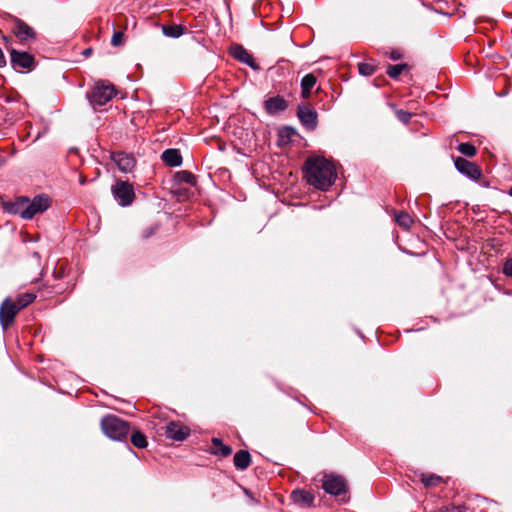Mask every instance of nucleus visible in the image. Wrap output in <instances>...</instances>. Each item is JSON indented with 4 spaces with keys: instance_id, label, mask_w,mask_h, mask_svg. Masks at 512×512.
<instances>
[{
    "instance_id": "obj_1",
    "label": "nucleus",
    "mask_w": 512,
    "mask_h": 512,
    "mask_svg": "<svg viewBox=\"0 0 512 512\" xmlns=\"http://www.w3.org/2000/svg\"><path fill=\"white\" fill-rule=\"evenodd\" d=\"M305 177L311 186L327 191L335 182V165L324 157H309L305 161Z\"/></svg>"
},
{
    "instance_id": "obj_2",
    "label": "nucleus",
    "mask_w": 512,
    "mask_h": 512,
    "mask_svg": "<svg viewBox=\"0 0 512 512\" xmlns=\"http://www.w3.org/2000/svg\"><path fill=\"white\" fill-rule=\"evenodd\" d=\"M101 429L108 438L122 441L127 438L130 426L128 422L115 415H106L101 420Z\"/></svg>"
},
{
    "instance_id": "obj_3",
    "label": "nucleus",
    "mask_w": 512,
    "mask_h": 512,
    "mask_svg": "<svg viewBox=\"0 0 512 512\" xmlns=\"http://www.w3.org/2000/svg\"><path fill=\"white\" fill-rule=\"evenodd\" d=\"M116 95L113 84L107 81H99L90 92L87 93L90 104L96 108L107 104Z\"/></svg>"
},
{
    "instance_id": "obj_4",
    "label": "nucleus",
    "mask_w": 512,
    "mask_h": 512,
    "mask_svg": "<svg viewBox=\"0 0 512 512\" xmlns=\"http://www.w3.org/2000/svg\"><path fill=\"white\" fill-rule=\"evenodd\" d=\"M51 205V198L46 194H38L32 199L27 197L24 219L31 220L35 215L44 213Z\"/></svg>"
},
{
    "instance_id": "obj_5",
    "label": "nucleus",
    "mask_w": 512,
    "mask_h": 512,
    "mask_svg": "<svg viewBox=\"0 0 512 512\" xmlns=\"http://www.w3.org/2000/svg\"><path fill=\"white\" fill-rule=\"evenodd\" d=\"M111 191L114 198L121 206L131 205L135 198L133 186L126 181H116L115 184L112 185Z\"/></svg>"
},
{
    "instance_id": "obj_6",
    "label": "nucleus",
    "mask_w": 512,
    "mask_h": 512,
    "mask_svg": "<svg viewBox=\"0 0 512 512\" xmlns=\"http://www.w3.org/2000/svg\"><path fill=\"white\" fill-rule=\"evenodd\" d=\"M322 488L328 494L339 496L346 492L347 485L342 476L330 473L324 475Z\"/></svg>"
},
{
    "instance_id": "obj_7",
    "label": "nucleus",
    "mask_w": 512,
    "mask_h": 512,
    "mask_svg": "<svg viewBox=\"0 0 512 512\" xmlns=\"http://www.w3.org/2000/svg\"><path fill=\"white\" fill-rule=\"evenodd\" d=\"M473 504H476L477 507L483 506L481 512H487L488 510H494L497 508L495 502L489 501L488 499L482 498L480 496H476L470 500L469 505H451L440 509L439 512H467V510H469Z\"/></svg>"
},
{
    "instance_id": "obj_8",
    "label": "nucleus",
    "mask_w": 512,
    "mask_h": 512,
    "mask_svg": "<svg viewBox=\"0 0 512 512\" xmlns=\"http://www.w3.org/2000/svg\"><path fill=\"white\" fill-rule=\"evenodd\" d=\"M21 309L10 298H6L0 306V324L6 330L14 321L15 316Z\"/></svg>"
},
{
    "instance_id": "obj_9",
    "label": "nucleus",
    "mask_w": 512,
    "mask_h": 512,
    "mask_svg": "<svg viewBox=\"0 0 512 512\" xmlns=\"http://www.w3.org/2000/svg\"><path fill=\"white\" fill-rule=\"evenodd\" d=\"M456 169L471 180H479L482 176V170L478 165L462 157H457L454 161Z\"/></svg>"
},
{
    "instance_id": "obj_10",
    "label": "nucleus",
    "mask_w": 512,
    "mask_h": 512,
    "mask_svg": "<svg viewBox=\"0 0 512 512\" xmlns=\"http://www.w3.org/2000/svg\"><path fill=\"white\" fill-rule=\"evenodd\" d=\"M11 64L16 70L27 69L31 70L34 65V58L27 52H19L12 50L10 53Z\"/></svg>"
},
{
    "instance_id": "obj_11",
    "label": "nucleus",
    "mask_w": 512,
    "mask_h": 512,
    "mask_svg": "<svg viewBox=\"0 0 512 512\" xmlns=\"http://www.w3.org/2000/svg\"><path fill=\"white\" fill-rule=\"evenodd\" d=\"M13 33L20 40V42H28L36 38V33L32 27L26 24L23 20L16 18L13 25Z\"/></svg>"
},
{
    "instance_id": "obj_12",
    "label": "nucleus",
    "mask_w": 512,
    "mask_h": 512,
    "mask_svg": "<svg viewBox=\"0 0 512 512\" xmlns=\"http://www.w3.org/2000/svg\"><path fill=\"white\" fill-rule=\"evenodd\" d=\"M190 433V429L180 422H169L165 427V435L175 441H183Z\"/></svg>"
},
{
    "instance_id": "obj_13",
    "label": "nucleus",
    "mask_w": 512,
    "mask_h": 512,
    "mask_svg": "<svg viewBox=\"0 0 512 512\" xmlns=\"http://www.w3.org/2000/svg\"><path fill=\"white\" fill-rule=\"evenodd\" d=\"M297 115L305 127L309 129H314L316 127L317 113L314 109L309 106L300 105L298 106Z\"/></svg>"
},
{
    "instance_id": "obj_14",
    "label": "nucleus",
    "mask_w": 512,
    "mask_h": 512,
    "mask_svg": "<svg viewBox=\"0 0 512 512\" xmlns=\"http://www.w3.org/2000/svg\"><path fill=\"white\" fill-rule=\"evenodd\" d=\"M112 160L122 172H131L135 166V159L132 155L124 152H116L112 154Z\"/></svg>"
},
{
    "instance_id": "obj_15",
    "label": "nucleus",
    "mask_w": 512,
    "mask_h": 512,
    "mask_svg": "<svg viewBox=\"0 0 512 512\" xmlns=\"http://www.w3.org/2000/svg\"><path fill=\"white\" fill-rule=\"evenodd\" d=\"M27 203V196H19L13 201H6L3 203V208L10 214H18L24 219L25 206Z\"/></svg>"
},
{
    "instance_id": "obj_16",
    "label": "nucleus",
    "mask_w": 512,
    "mask_h": 512,
    "mask_svg": "<svg viewBox=\"0 0 512 512\" xmlns=\"http://www.w3.org/2000/svg\"><path fill=\"white\" fill-rule=\"evenodd\" d=\"M267 113L275 114L284 111L288 107L287 101L281 96H274L264 102Z\"/></svg>"
},
{
    "instance_id": "obj_17",
    "label": "nucleus",
    "mask_w": 512,
    "mask_h": 512,
    "mask_svg": "<svg viewBox=\"0 0 512 512\" xmlns=\"http://www.w3.org/2000/svg\"><path fill=\"white\" fill-rule=\"evenodd\" d=\"M231 55L239 60L240 62L252 67L256 68L254 59L252 55L241 45H234L231 47Z\"/></svg>"
},
{
    "instance_id": "obj_18",
    "label": "nucleus",
    "mask_w": 512,
    "mask_h": 512,
    "mask_svg": "<svg viewBox=\"0 0 512 512\" xmlns=\"http://www.w3.org/2000/svg\"><path fill=\"white\" fill-rule=\"evenodd\" d=\"M291 499L302 507H310L313 505L314 495L309 491L297 489L291 493Z\"/></svg>"
},
{
    "instance_id": "obj_19",
    "label": "nucleus",
    "mask_w": 512,
    "mask_h": 512,
    "mask_svg": "<svg viewBox=\"0 0 512 512\" xmlns=\"http://www.w3.org/2000/svg\"><path fill=\"white\" fill-rule=\"evenodd\" d=\"M162 160L170 167L180 166L182 157L177 149H167L162 153Z\"/></svg>"
},
{
    "instance_id": "obj_20",
    "label": "nucleus",
    "mask_w": 512,
    "mask_h": 512,
    "mask_svg": "<svg viewBox=\"0 0 512 512\" xmlns=\"http://www.w3.org/2000/svg\"><path fill=\"white\" fill-rule=\"evenodd\" d=\"M251 463V457L248 451L240 450L234 455V465L239 470H245Z\"/></svg>"
},
{
    "instance_id": "obj_21",
    "label": "nucleus",
    "mask_w": 512,
    "mask_h": 512,
    "mask_svg": "<svg viewBox=\"0 0 512 512\" xmlns=\"http://www.w3.org/2000/svg\"><path fill=\"white\" fill-rule=\"evenodd\" d=\"M316 84V77L313 74H306L301 80L302 97L308 98L311 94V89Z\"/></svg>"
},
{
    "instance_id": "obj_22",
    "label": "nucleus",
    "mask_w": 512,
    "mask_h": 512,
    "mask_svg": "<svg viewBox=\"0 0 512 512\" xmlns=\"http://www.w3.org/2000/svg\"><path fill=\"white\" fill-rule=\"evenodd\" d=\"M213 453L222 457H227L232 453L231 447L224 445L219 438L212 439Z\"/></svg>"
},
{
    "instance_id": "obj_23",
    "label": "nucleus",
    "mask_w": 512,
    "mask_h": 512,
    "mask_svg": "<svg viewBox=\"0 0 512 512\" xmlns=\"http://www.w3.org/2000/svg\"><path fill=\"white\" fill-rule=\"evenodd\" d=\"M162 32L167 37L178 38L183 34V28L178 25H164Z\"/></svg>"
},
{
    "instance_id": "obj_24",
    "label": "nucleus",
    "mask_w": 512,
    "mask_h": 512,
    "mask_svg": "<svg viewBox=\"0 0 512 512\" xmlns=\"http://www.w3.org/2000/svg\"><path fill=\"white\" fill-rule=\"evenodd\" d=\"M395 220H396L397 224L400 227H402V228H404L406 230L410 229V227H411V225L413 223V220L410 217V215L408 213H406V212H403V211H401L398 214H396Z\"/></svg>"
},
{
    "instance_id": "obj_25",
    "label": "nucleus",
    "mask_w": 512,
    "mask_h": 512,
    "mask_svg": "<svg viewBox=\"0 0 512 512\" xmlns=\"http://www.w3.org/2000/svg\"><path fill=\"white\" fill-rule=\"evenodd\" d=\"M131 442L137 448H145L148 445L146 436L139 431L132 433Z\"/></svg>"
},
{
    "instance_id": "obj_26",
    "label": "nucleus",
    "mask_w": 512,
    "mask_h": 512,
    "mask_svg": "<svg viewBox=\"0 0 512 512\" xmlns=\"http://www.w3.org/2000/svg\"><path fill=\"white\" fill-rule=\"evenodd\" d=\"M35 298L36 295L34 293H24L18 296L15 303L19 306L20 309H23L32 303Z\"/></svg>"
},
{
    "instance_id": "obj_27",
    "label": "nucleus",
    "mask_w": 512,
    "mask_h": 512,
    "mask_svg": "<svg viewBox=\"0 0 512 512\" xmlns=\"http://www.w3.org/2000/svg\"><path fill=\"white\" fill-rule=\"evenodd\" d=\"M458 151L468 157L474 156L477 152L475 146L469 142L459 144Z\"/></svg>"
},
{
    "instance_id": "obj_28",
    "label": "nucleus",
    "mask_w": 512,
    "mask_h": 512,
    "mask_svg": "<svg viewBox=\"0 0 512 512\" xmlns=\"http://www.w3.org/2000/svg\"><path fill=\"white\" fill-rule=\"evenodd\" d=\"M405 68V64L389 65L386 73L389 77L397 79Z\"/></svg>"
},
{
    "instance_id": "obj_29",
    "label": "nucleus",
    "mask_w": 512,
    "mask_h": 512,
    "mask_svg": "<svg viewBox=\"0 0 512 512\" xmlns=\"http://www.w3.org/2000/svg\"><path fill=\"white\" fill-rule=\"evenodd\" d=\"M421 481L426 487H433L438 485L442 481V478L434 474L427 476L423 475Z\"/></svg>"
},
{
    "instance_id": "obj_30",
    "label": "nucleus",
    "mask_w": 512,
    "mask_h": 512,
    "mask_svg": "<svg viewBox=\"0 0 512 512\" xmlns=\"http://www.w3.org/2000/svg\"><path fill=\"white\" fill-rule=\"evenodd\" d=\"M358 70L361 75L370 76L375 71V66L370 63H359Z\"/></svg>"
},
{
    "instance_id": "obj_31",
    "label": "nucleus",
    "mask_w": 512,
    "mask_h": 512,
    "mask_svg": "<svg viewBox=\"0 0 512 512\" xmlns=\"http://www.w3.org/2000/svg\"><path fill=\"white\" fill-rule=\"evenodd\" d=\"M396 116L403 124H408L412 118V114L410 112L402 109L396 110Z\"/></svg>"
},
{
    "instance_id": "obj_32",
    "label": "nucleus",
    "mask_w": 512,
    "mask_h": 512,
    "mask_svg": "<svg viewBox=\"0 0 512 512\" xmlns=\"http://www.w3.org/2000/svg\"><path fill=\"white\" fill-rule=\"evenodd\" d=\"M123 38H124V33L121 32V31H115L113 36H112V39H111V44L113 46H119L123 43Z\"/></svg>"
},
{
    "instance_id": "obj_33",
    "label": "nucleus",
    "mask_w": 512,
    "mask_h": 512,
    "mask_svg": "<svg viewBox=\"0 0 512 512\" xmlns=\"http://www.w3.org/2000/svg\"><path fill=\"white\" fill-rule=\"evenodd\" d=\"M503 273H504L506 276H510V277H512V258H511V259H508V260L504 263V266H503Z\"/></svg>"
},
{
    "instance_id": "obj_34",
    "label": "nucleus",
    "mask_w": 512,
    "mask_h": 512,
    "mask_svg": "<svg viewBox=\"0 0 512 512\" xmlns=\"http://www.w3.org/2000/svg\"><path fill=\"white\" fill-rule=\"evenodd\" d=\"M183 180L187 183L194 184L195 178L191 173L184 172L183 173Z\"/></svg>"
},
{
    "instance_id": "obj_35",
    "label": "nucleus",
    "mask_w": 512,
    "mask_h": 512,
    "mask_svg": "<svg viewBox=\"0 0 512 512\" xmlns=\"http://www.w3.org/2000/svg\"><path fill=\"white\" fill-rule=\"evenodd\" d=\"M401 57V54L397 51H392L390 54V58L394 61L399 60Z\"/></svg>"
},
{
    "instance_id": "obj_36",
    "label": "nucleus",
    "mask_w": 512,
    "mask_h": 512,
    "mask_svg": "<svg viewBox=\"0 0 512 512\" xmlns=\"http://www.w3.org/2000/svg\"><path fill=\"white\" fill-rule=\"evenodd\" d=\"M5 63H6V61H5L4 54H3L2 49L0 48V67L4 66Z\"/></svg>"
},
{
    "instance_id": "obj_37",
    "label": "nucleus",
    "mask_w": 512,
    "mask_h": 512,
    "mask_svg": "<svg viewBox=\"0 0 512 512\" xmlns=\"http://www.w3.org/2000/svg\"><path fill=\"white\" fill-rule=\"evenodd\" d=\"M423 5L427 8V9H430V10H433V8L431 7L430 3H426V2H423ZM435 12L437 13H441V11L437 10V9H434Z\"/></svg>"
},
{
    "instance_id": "obj_38",
    "label": "nucleus",
    "mask_w": 512,
    "mask_h": 512,
    "mask_svg": "<svg viewBox=\"0 0 512 512\" xmlns=\"http://www.w3.org/2000/svg\"><path fill=\"white\" fill-rule=\"evenodd\" d=\"M292 10H293V8H291V7H287V8L283 7L282 8V11L285 12L286 14H290Z\"/></svg>"
},
{
    "instance_id": "obj_39",
    "label": "nucleus",
    "mask_w": 512,
    "mask_h": 512,
    "mask_svg": "<svg viewBox=\"0 0 512 512\" xmlns=\"http://www.w3.org/2000/svg\"><path fill=\"white\" fill-rule=\"evenodd\" d=\"M90 51H91L90 49H87V50L85 51V54H89V53H90Z\"/></svg>"
},
{
    "instance_id": "obj_40",
    "label": "nucleus",
    "mask_w": 512,
    "mask_h": 512,
    "mask_svg": "<svg viewBox=\"0 0 512 512\" xmlns=\"http://www.w3.org/2000/svg\"><path fill=\"white\" fill-rule=\"evenodd\" d=\"M253 12L256 14V7L253 6Z\"/></svg>"
},
{
    "instance_id": "obj_41",
    "label": "nucleus",
    "mask_w": 512,
    "mask_h": 512,
    "mask_svg": "<svg viewBox=\"0 0 512 512\" xmlns=\"http://www.w3.org/2000/svg\"><path fill=\"white\" fill-rule=\"evenodd\" d=\"M509 194L512 196V187L509 190Z\"/></svg>"
}]
</instances>
